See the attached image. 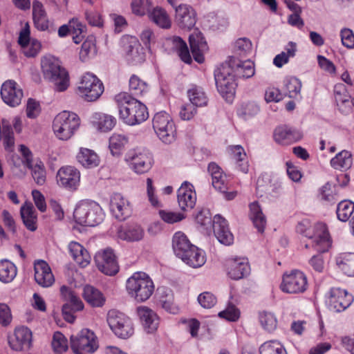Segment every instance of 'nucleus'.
<instances>
[{"instance_id": "1", "label": "nucleus", "mask_w": 354, "mask_h": 354, "mask_svg": "<svg viewBox=\"0 0 354 354\" xmlns=\"http://www.w3.org/2000/svg\"><path fill=\"white\" fill-rule=\"evenodd\" d=\"M118 118L125 124L135 126L145 122L149 118L147 106L127 93L115 96Z\"/></svg>"}, {"instance_id": "2", "label": "nucleus", "mask_w": 354, "mask_h": 354, "mask_svg": "<svg viewBox=\"0 0 354 354\" xmlns=\"http://www.w3.org/2000/svg\"><path fill=\"white\" fill-rule=\"evenodd\" d=\"M41 66L44 79L53 84L55 91L63 92L68 88V73L58 59L53 56H46L41 61Z\"/></svg>"}, {"instance_id": "3", "label": "nucleus", "mask_w": 354, "mask_h": 354, "mask_svg": "<svg viewBox=\"0 0 354 354\" xmlns=\"http://www.w3.org/2000/svg\"><path fill=\"white\" fill-rule=\"evenodd\" d=\"M297 232L308 237L310 242L306 244L305 247H312L319 253L328 251L330 246L329 234L327 227L324 223H317L313 228L308 220H303L297 226Z\"/></svg>"}, {"instance_id": "4", "label": "nucleus", "mask_w": 354, "mask_h": 354, "mask_svg": "<svg viewBox=\"0 0 354 354\" xmlns=\"http://www.w3.org/2000/svg\"><path fill=\"white\" fill-rule=\"evenodd\" d=\"M152 279L145 272H135L127 281V290L129 296L138 302L149 299L154 292Z\"/></svg>"}, {"instance_id": "5", "label": "nucleus", "mask_w": 354, "mask_h": 354, "mask_svg": "<svg viewBox=\"0 0 354 354\" xmlns=\"http://www.w3.org/2000/svg\"><path fill=\"white\" fill-rule=\"evenodd\" d=\"M80 125V119L76 113L64 111L55 117L53 130L58 139L68 140L75 134Z\"/></svg>"}, {"instance_id": "6", "label": "nucleus", "mask_w": 354, "mask_h": 354, "mask_svg": "<svg viewBox=\"0 0 354 354\" xmlns=\"http://www.w3.org/2000/svg\"><path fill=\"white\" fill-rule=\"evenodd\" d=\"M75 222L83 226L94 227L103 220V214L99 205L95 202L82 201L73 212Z\"/></svg>"}, {"instance_id": "7", "label": "nucleus", "mask_w": 354, "mask_h": 354, "mask_svg": "<svg viewBox=\"0 0 354 354\" xmlns=\"http://www.w3.org/2000/svg\"><path fill=\"white\" fill-rule=\"evenodd\" d=\"M71 348L75 354L93 353L98 348L97 337L88 328H84L70 338Z\"/></svg>"}, {"instance_id": "8", "label": "nucleus", "mask_w": 354, "mask_h": 354, "mask_svg": "<svg viewBox=\"0 0 354 354\" xmlns=\"http://www.w3.org/2000/svg\"><path fill=\"white\" fill-rule=\"evenodd\" d=\"M153 128L159 139L165 144H171L176 139V127L171 116L165 111L155 114Z\"/></svg>"}, {"instance_id": "9", "label": "nucleus", "mask_w": 354, "mask_h": 354, "mask_svg": "<svg viewBox=\"0 0 354 354\" xmlns=\"http://www.w3.org/2000/svg\"><path fill=\"white\" fill-rule=\"evenodd\" d=\"M104 92V85L101 80L91 73H85L77 86V93L88 102L97 100Z\"/></svg>"}, {"instance_id": "10", "label": "nucleus", "mask_w": 354, "mask_h": 354, "mask_svg": "<svg viewBox=\"0 0 354 354\" xmlns=\"http://www.w3.org/2000/svg\"><path fill=\"white\" fill-rule=\"evenodd\" d=\"M214 79L218 91L223 97L232 98L235 92L236 83L230 65L222 64L214 71Z\"/></svg>"}, {"instance_id": "11", "label": "nucleus", "mask_w": 354, "mask_h": 354, "mask_svg": "<svg viewBox=\"0 0 354 354\" xmlns=\"http://www.w3.org/2000/svg\"><path fill=\"white\" fill-rule=\"evenodd\" d=\"M125 161L129 163L131 169L136 174H141L147 172L151 168L153 158L148 150L135 148L127 153Z\"/></svg>"}, {"instance_id": "12", "label": "nucleus", "mask_w": 354, "mask_h": 354, "mask_svg": "<svg viewBox=\"0 0 354 354\" xmlns=\"http://www.w3.org/2000/svg\"><path fill=\"white\" fill-rule=\"evenodd\" d=\"M60 292L66 301L62 308L63 317L67 322L73 323L75 319L73 314L82 310L84 308V304L73 290L65 286L61 287Z\"/></svg>"}, {"instance_id": "13", "label": "nucleus", "mask_w": 354, "mask_h": 354, "mask_svg": "<svg viewBox=\"0 0 354 354\" xmlns=\"http://www.w3.org/2000/svg\"><path fill=\"white\" fill-rule=\"evenodd\" d=\"M280 287L283 292L289 294L304 292L307 288L306 277L299 270H293L283 275Z\"/></svg>"}, {"instance_id": "14", "label": "nucleus", "mask_w": 354, "mask_h": 354, "mask_svg": "<svg viewBox=\"0 0 354 354\" xmlns=\"http://www.w3.org/2000/svg\"><path fill=\"white\" fill-rule=\"evenodd\" d=\"M131 319L124 313L112 310V332L121 339H127L133 334Z\"/></svg>"}, {"instance_id": "15", "label": "nucleus", "mask_w": 354, "mask_h": 354, "mask_svg": "<svg viewBox=\"0 0 354 354\" xmlns=\"http://www.w3.org/2000/svg\"><path fill=\"white\" fill-rule=\"evenodd\" d=\"M56 178L59 186L75 191L80 185V172L72 166L62 167L58 170Z\"/></svg>"}, {"instance_id": "16", "label": "nucleus", "mask_w": 354, "mask_h": 354, "mask_svg": "<svg viewBox=\"0 0 354 354\" xmlns=\"http://www.w3.org/2000/svg\"><path fill=\"white\" fill-rule=\"evenodd\" d=\"M353 301V297L346 290L333 288L330 291L328 305L330 310L340 313L348 308Z\"/></svg>"}, {"instance_id": "17", "label": "nucleus", "mask_w": 354, "mask_h": 354, "mask_svg": "<svg viewBox=\"0 0 354 354\" xmlns=\"http://www.w3.org/2000/svg\"><path fill=\"white\" fill-rule=\"evenodd\" d=\"M1 97L3 101L11 107L20 104L23 97V91L14 80H7L1 88Z\"/></svg>"}, {"instance_id": "18", "label": "nucleus", "mask_w": 354, "mask_h": 354, "mask_svg": "<svg viewBox=\"0 0 354 354\" xmlns=\"http://www.w3.org/2000/svg\"><path fill=\"white\" fill-rule=\"evenodd\" d=\"M8 343L12 350L20 351L29 349L32 344V332L25 326L17 327L14 335L9 337Z\"/></svg>"}, {"instance_id": "19", "label": "nucleus", "mask_w": 354, "mask_h": 354, "mask_svg": "<svg viewBox=\"0 0 354 354\" xmlns=\"http://www.w3.org/2000/svg\"><path fill=\"white\" fill-rule=\"evenodd\" d=\"M123 43L129 45L126 47L127 60L133 65L140 64L145 62V55L143 48L140 46L138 41L133 37L128 35L123 36L122 38Z\"/></svg>"}, {"instance_id": "20", "label": "nucleus", "mask_w": 354, "mask_h": 354, "mask_svg": "<svg viewBox=\"0 0 354 354\" xmlns=\"http://www.w3.org/2000/svg\"><path fill=\"white\" fill-rule=\"evenodd\" d=\"M227 274L234 280L241 279L250 273V268L247 259L236 257L227 261Z\"/></svg>"}, {"instance_id": "21", "label": "nucleus", "mask_w": 354, "mask_h": 354, "mask_svg": "<svg viewBox=\"0 0 354 354\" xmlns=\"http://www.w3.org/2000/svg\"><path fill=\"white\" fill-rule=\"evenodd\" d=\"M196 202V194L193 185L185 181L178 190V203L182 210L192 209Z\"/></svg>"}, {"instance_id": "22", "label": "nucleus", "mask_w": 354, "mask_h": 354, "mask_svg": "<svg viewBox=\"0 0 354 354\" xmlns=\"http://www.w3.org/2000/svg\"><path fill=\"white\" fill-rule=\"evenodd\" d=\"M213 229L215 236L221 243L230 245L233 243L234 236L228 227L227 222L219 214L214 217Z\"/></svg>"}, {"instance_id": "23", "label": "nucleus", "mask_w": 354, "mask_h": 354, "mask_svg": "<svg viewBox=\"0 0 354 354\" xmlns=\"http://www.w3.org/2000/svg\"><path fill=\"white\" fill-rule=\"evenodd\" d=\"M176 20L180 28L191 29L196 24V12L187 4H180L176 8Z\"/></svg>"}, {"instance_id": "24", "label": "nucleus", "mask_w": 354, "mask_h": 354, "mask_svg": "<svg viewBox=\"0 0 354 354\" xmlns=\"http://www.w3.org/2000/svg\"><path fill=\"white\" fill-rule=\"evenodd\" d=\"M302 138L301 133L297 129L288 125L277 127L274 131L275 142L281 145H290Z\"/></svg>"}, {"instance_id": "25", "label": "nucleus", "mask_w": 354, "mask_h": 354, "mask_svg": "<svg viewBox=\"0 0 354 354\" xmlns=\"http://www.w3.org/2000/svg\"><path fill=\"white\" fill-rule=\"evenodd\" d=\"M35 279L41 286L47 288L55 281L54 276L48 264L43 260H38L34 263Z\"/></svg>"}, {"instance_id": "26", "label": "nucleus", "mask_w": 354, "mask_h": 354, "mask_svg": "<svg viewBox=\"0 0 354 354\" xmlns=\"http://www.w3.org/2000/svg\"><path fill=\"white\" fill-rule=\"evenodd\" d=\"M112 214L120 221H124L131 214V207L129 200L119 193L112 196Z\"/></svg>"}, {"instance_id": "27", "label": "nucleus", "mask_w": 354, "mask_h": 354, "mask_svg": "<svg viewBox=\"0 0 354 354\" xmlns=\"http://www.w3.org/2000/svg\"><path fill=\"white\" fill-rule=\"evenodd\" d=\"M189 42L194 59L198 63H203V53L207 49V45L202 33L197 29L194 30L189 37Z\"/></svg>"}, {"instance_id": "28", "label": "nucleus", "mask_w": 354, "mask_h": 354, "mask_svg": "<svg viewBox=\"0 0 354 354\" xmlns=\"http://www.w3.org/2000/svg\"><path fill=\"white\" fill-rule=\"evenodd\" d=\"M224 64L230 65L234 77L247 79L254 75V64L250 60L241 62L234 57H232L228 62Z\"/></svg>"}, {"instance_id": "29", "label": "nucleus", "mask_w": 354, "mask_h": 354, "mask_svg": "<svg viewBox=\"0 0 354 354\" xmlns=\"http://www.w3.org/2000/svg\"><path fill=\"white\" fill-rule=\"evenodd\" d=\"M136 311L140 322L147 333H153L157 330L159 319L153 310L147 306H142L138 307Z\"/></svg>"}, {"instance_id": "30", "label": "nucleus", "mask_w": 354, "mask_h": 354, "mask_svg": "<svg viewBox=\"0 0 354 354\" xmlns=\"http://www.w3.org/2000/svg\"><path fill=\"white\" fill-rule=\"evenodd\" d=\"M144 234V230L138 224L120 227L117 232V236L119 239L129 242L142 240Z\"/></svg>"}, {"instance_id": "31", "label": "nucleus", "mask_w": 354, "mask_h": 354, "mask_svg": "<svg viewBox=\"0 0 354 354\" xmlns=\"http://www.w3.org/2000/svg\"><path fill=\"white\" fill-rule=\"evenodd\" d=\"M172 246L176 255L181 259L185 257L188 251L192 247H196L192 245L187 237L181 232H178L174 234L172 240Z\"/></svg>"}, {"instance_id": "32", "label": "nucleus", "mask_w": 354, "mask_h": 354, "mask_svg": "<svg viewBox=\"0 0 354 354\" xmlns=\"http://www.w3.org/2000/svg\"><path fill=\"white\" fill-rule=\"evenodd\" d=\"M207 170L212 176L213 187L219 192H225L227 183L226 176L223 174L221 168L215 162H211Z\"/></svg>"}, {"instance_id": "33", "label": "nucleus", "mask_w": 354, "mask_h": 354, "mask_svg": "<svg viewBox=\"0 0 354 354\" xmlns=\"http://www.w3.org/2000/svg\"><path fill=\"white\" fill-rule=\"evenodd\" d=\"M0 140H3V146L7 151H12L15 146V136L12 125L7 119L0 122Z\"/></svg>"}, {"instance_id": "34", "label": "nucleus", "mask_w": 354, "mask_h": 354, "mask_svg": "<svg viewBox=\"0 0 354 354\" xmlns=\"http://www.w3.org/2000/svg\"><path fill=\"white\" fill-rule=\"evenodd\" d=\"M68 249L73 259L81 267H86L91 261V256L88 251L79 243L71 242L68 245Z\"/></svg>"}, {"instance_id": "35", "label": "nucleus", "mask_w": 354, "mask_h": 354, "mask_svg": "<svg viewBox=\"0 0 354 354\" xmlns=\"http://www.w3.org/2000/svg\"><path fill=\"white\" fill-rule=\"evenodd\" d=\"M185 257L181 258L182 261L190 267L196 268L204 265L206 261L205 252L198 248L192 247Z\"/></svg>"}, {"instance_id": "36", "label": "nucleus", "mask_w": 354, "mask_h": 354, "mask_svg": "<svg viewBox=\"0 0 354 354\" xmlns=\"http://www.w3.org/2000/svg\"><path fill=\"white\" fill-rule=\"evenodd\" d=\"M83 297L93 307H101L104 304L105 297L103 294L92 286L86 285L84 288Z\"/></svg>"}, {"instance_id": "37", "label": "nucleus", "mask_w": 354, "mask_h": 354, "mask_svg": "<svg viewBox=\"0 0 354 354\" xmlns=\"http://www.w3.org/2000/svg\"><path fill=\"white\" fill-rule=\"evenodd\" d=\"M21 217L26 227L31 232L37 230V216L32 204H26L21 207Z\"/></svg>"}, {"instance_id": "38", "label": "nucleus", "mask_w": 354, "mask_h": 354, "mask_svg": "<svg viewBox=\"0 0 354 354\" xmlns=\"http://www.w3.org/2000/svg\"><path fill=\"white\" fill-rule=\"evenodd\" d=\"M78 162L86 168H93L99 165L100 159L93 150L81 148L77 156Z\"/></svg>"}, {"instance_id": "39", "label": "nucleus", "mask_w": 354, "mask_h": 354, "mask_svg": "<svg viewBox=\"0 0 354 354\" xmlns=\"http://www.w3.org/2000/svg\"><path fill=\"white\" fill-rule=\"evenodd\" d=\"M94 259L98 270L106 275H111V249L107 248L97 252Z\"/></svg>"}, {"instance_id": "40", "label": "nucleus", "mask_w": 354, "mask_h": 354, "mask_svg": "<svg viewBox=\"0 0 354 354\" xmlns=\"http://www.w3.org/2000/svg\"><path fill=\"white\" fill-rule=\"evenodd\" d=\"M149 19L157 26L162 28L171 27V20L166 10L160 7H156L151 11L148 10Z\"/></svg>"}, {"instance_id": "41", "label": "nucleus", "mask_w": 354, "mask_h": 354, "mask_svg": "<svg viewBox=\"0 0 354 354\" xmlns=\"http://www.w3.org/2000/svg\"><path fill=\"white\" fill-rule=\"evenodd\" d=\"M187 96L191 104L196 107L205 106L207 104V96L203 88L201 86L193 85L187 91Z\"/></svg>"}, {"instance_id": "42", "label": "nucleus", "mask_w": 354, "mask_h": 354, "mask_svg": "<svg viewBox=\"0 0 354 354\" xmlns=\"http://www.w3.org/2000/svg\"><path fill=\"white\" fill-rule=\"evenodd\" d=\"M250 209L251 212V219L254 227L257 229L259 232L263 233L266 225V218L261 207L258 203L254 202L250 204Z\"/></svg>"}, {"instance_id": "43", "label": "nucleus", "mask_w": 354, "mask_h": 354, "mask_svg": "<svg viewBox=\"0 0 354 354\" xmlns=\"http://www.w3.org/2000/svg\"><path fill=\"white\" fill-rule=\"evenodd\" d=\"M158 290L159 302L162 307L170 313H176L178 308L174 303V295L171 290L162 288Z\"/></svg>"}, {"instance_id": "44", "label": "nucleus", "mask_w": 354, "mask_h": 354, "mask_svg": "<svg viewBox=\"0 0 354 354\" xmlns=\"http://www.w3.org/2000/svg\"><path fill=\"white\" fill-rule=\"evenodd\" d=\"M330 165L335 169L346 170L349 169L352 165L351 153L346 150L340 151L331 159Z\"/></svg>"}, {"instance_id": "45", "label": "nucleus", "mask_w": 354, "mask_h": 354, "mask_svg": "<svg viewBox=\"0 0 354 354\" xmlns=\"http://www.w3.org/2000/svg\"><path fill=\"white\" fill-rule=\"evenodd\" d=\"M337 265L348 276H354V253H346L337 258Z\"/></svg>"}, {"instance_id": "46", "label": "nucleus", "mask_w": 354, "mask_h": 354, "mask_svg": "<svg viewBox=\"0 0 354 354\" xmlns=\"http://www.w3.org/2000/svg\"><path fill=\"white\" fill-rule=\"evenodd\" d=\"M233 158L236 160L239 169L244 174L248 171V162L245 161L246 153L241 145H232L228 147Z\"/></svg>"}, {"instance_id": "47", "label": "nucleus", "mask_w": 354, "mask_h": 354, "mask_svg": "<svg viewBox=\"0 0 354 354\" xmlns=\"http://www.w3.org/2000/svg\"><path fill=\"white\" fill-rule=\"evenodd\" d=\"M17 275V268L8 260L0 261V281L3 283L11 282Z\"/></svg>"}, {"instance_id": "48", "label": "nucleus", "mask_w": 354, "mask_h": 354, "mask_svg": "<svg viewBox=\"0 0 354 354\" xmlns=\"http://www.w3.org/2000/svg\"><path fill=\"white\" fill-rule=\"evenodd\" d=\"M93 119V126L98 131L106 133L111 130V115L102 113H95Z\"/></svg>"}, {"instance_id": "49", "label": "nucleus", "mask_w": 354, "mask_h": 354, "mask_svg": "<svg viewBox=\"0 0 354 354\" xmlns=\"http://www.w3.org/2000/svg\"><path fill=\"white\" fill-rule=\"evenodd\" d=\"M129 90L132 95L142 96L148 91L149 87L146 82L133 75L129 80Z\"/></svg>"}, {"instance_id": "50", "label": "nucleus", "mask_w": 354, "mask_h": 354, "mask_svg": "<svg viewBox=\"0 0 354 354\" xmlns=\"http://www.w3.org/2000/svg\"><path fill=\"white\" fill-rule=\"evenodd\" d=\"M354 211V203L351 201H341L337 207V216L339 221H347Z\"/></svg>"}, {"instance_id": "51", "label": "nucleus", "mask_w": 354, "mask_h": 354, "mask_svg": "<svg viewBox=\"0 0 354 354\" xmlns=\"http://www.w3.org/2000/svg\"><path fill=\"white\" fill-rule=\"evenodd\" d=\"M284 88L290 98H297L300 95L301 82L296 77H289L284 81Z\"/></svg>"}, {"instance_id": "52", "label": "nucleus", "mask_w": 354, "mask_h": 354, "mask_svg": "<svg viewBox=\"0 0 354 354\" xmlns=\"http://www.w3.org/2000/svg\"><path fill=\"white\" fill-rule=\"evenodd\" d=\"M172 43L181 60L185 63L190 64L192 62V57L187 44L179 37H174Z\"/></svg>"}, {"instance_id": "53", "label": "nucleus", "mask_w": 354, "mask_h": 354, "mask_svg": "<svg viewBox=\"0 0 354 354\" xmlns=\"http://www.w3.org/2000/svg\"><path fill=\"white\" fill-rule=\"evenodd\" d=\"M96 53L95 39L93 36L88 38L82 44L80 52V58L82 62L86 61L88 58L94 56Z\"/></svg>"}, {"instance_id": "54", "label": "nucleus", "mask_w": 354, "mask_h": 354, "mask_svg": "<svg viewBox=\"0 0 354 354\" xmlns=\"http://www.w3.org/2000/svg\"><path fill=\"white\" fill-rule=\"evenodd\" d=\"M259 351L260 354H287L283 346L279 342L275 340L263 343Z\"/></svg>"}, {"instance_id": "55", "label": "nucleus", "mask_w": 354, "mask_h": 354, "mask_svg": "<svg viewBox=\"0 0 354 354\" xmlns=\"http://www.w3.org/2000/svg\"><path fill=\"white\" fill-rule=\"evenodd\" d=\"M32 171V176L35 182L39 185H43L46 182V169L44 163L37 160L35 165L31 164V167H27Z\"/></svg>"}, {"instance_id": "56", "label": "nucleus", "mask_w": 354, "mask_h": 354, "mask_svg": "<svg viewBox=\"0 0 354 354\" xmlns=\"http://www.w3.org/2000/svg\"><path fill=\"white\" fill-rule=\"evenodd\" d=\"M127 143V136L121 134L112 135V156L122 155Z\"/></svg>"}, {"instance_id": "57", "label": "nucleus", "mask_w": 354, "mask_h": 354, "mask_svg": "<svg viewBox=\"0 0 354 354\" xmlns=\"http://www.w3.org/2000/svg\"><path fill=\"white\" fill-rule=\"evenodd\" d=\"M322 199L333 204L340 199L337 194L336 187H332L329 183L325 184L320 190Z\"/></svg>"}, {"instance_id": "58", "label": "nucleus", "mask_w": 354, "mask_h": 354, "mask_svg": "<svg viewBox=\"0 0 354 354\" xmlns=\"http://www.w3.org/2000/svg\"><path fill=\"white\" fill-rule=\"evenodd\" d=\"M259 322L262 327L268 332L273 331L277 328V319L272 313H261L259 314Z\"/></svg>"}, {"instance_id": "59", "label": "nucleus", "mask_w": 354, "mask_h": 354, "mask_svg": "<svg viewBox=\"0 0 354 354\" xmlns=\"http://www.w3.org/2000/svg\"><path fill=\"white\" fill-rule=\"evenodd\" d=\"M52 346L57 353H62L67 350V339L60 332H55L53 337Z\"/></svg>"}, {"instance_id": "60", "label": "nucleus", "mask_w": 354, "mask_h": 354, "mask_svg": "<svg viewBox=\"0 0 354 354\" xmlns=\"http://www.w3.org/2000/svg\"><path fill=\"white\" fill-rule=\"evenodd\" d=\"M70 27L73 28L71 35H73V40L75 44H79L84 35H83L85 26L82 25L77 19H73L70 21Z\"/></svg>"}, {"instance_id": "61", "label": "nucleus", "mask_w": 354, "mask_h": 354, "mask_svg": "<svg viewBox=\"0 0 354 354\" xmlns=\"http://www.w3.org/2000/svg\"><path fill=\"white\" fill-rule=\"evenodd\" d=\"M197 223L203 226L205 228L213 226V221L212 219V214L208 209H201L196 216Z\"/></svg>"}, {"instance_id": "62", "label": "nucleus", "mask_w": 354, "mask_h": 354, "mask_svg": "<svg viewBox=\"0 0 354 354\" xmlns=\"http://www.w3.org/2000/svg\"><path fill=\"white\" fill-rule=\"evenodd\" d=\"M218 316L227 321L236 322L239 318L240 312L235 306L230 304L224 310L218 313Z\"/></svg>"}, {"instance_id": "63", "label": "nucleus", "mask_w": 354, "mask_h": 354, "mask_svg": "<svg viewBox=\"0 0 354 354\" xmlns=\"http://www.w3.org/2000/svg\"><path fill=\"white\" fill-rule=\"evenodd\" d=\"M334 95L337 105L348 102L350 97L346 94L345 86L342 84H336L334 87Z\"/></svg>"}, {"instance_id": "64", "label": "nucleus", "mask_w": 354, "mask_h": 354, "mask_svg": "<svg viewBox=\"0 0 354 354\" xmlns=\"http://www.w3.org/2000/svg\"><path fill=\"white\" fill-rule=\"evenodd\" d=\"M198 301L201 306L205 308H211L216 304V297L209 292L200 294L198 297Z\"/></svg>"}]
</instances>
